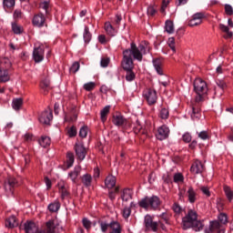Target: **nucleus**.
Returning a JSON list of instances; mask_svg holds the SVG:
<instances>
[{"label":"nucleus","instance_id":"nucleus-8","mask_svg":"<svg viewBox=\"0 0 233 233\" xmlns=\"http://www.w3.org/2000/svg\"><path fill=\"white\" fill-rule=\"evenodd\" d=\"M143 96L150 106L157 103V92L156 91V89L147 88L143 92Z\"/></svg>","mask_w":233,"mask_h":233},{"label":"nucleus","instance_id":"nucleus-20","mask_svg":"<svg viewBox=\"0 0 233 233\" xmlns=\"http://www.w3.org/2000/svg\"><path fill=\"white\" fill-rule=\"evenodd\" d=\"M152 63L158 76H163V58H154Z\"/></svg>","mask_w":233,"mask_h":233},{"label":"nucleus","instance_id":"nucleus-23","mask_svg":"<svg viewBox=\"0 0 233 233\" xmlns=\"http://www.w3.org/2000/svg\"><path fill=\"white\" fill-rule=\"evenodd\" d=\"M107 35H110V37H114L116 34H117V27H114L110 22H106L104 26Z\"/></svg>","mask_w":233,"mask_h":233},{"label":"nucleus","instance_id":"nucleus-7","mask_svg":"<svg viewBox=\"0 0 233 233\" xmlns=\"http://www.w3.org/2000/svg\"><path fill=\"white\" fill-rule=\"evenodd\" d=\"M227 228L224 227L219 223L218 220H211L209 221L208 228H206L204 232L205 233H225Z\"/></svg>","mask_w":233,"mask_h":233},{"label":"nucleus","instance_id":"nucleus-33","mask_svg":"<svg viewBox=\"0 0 233 233\" xmlns=\"http://www.w3.org/2000/svg\"><path fill=\"white\" fill-rule=\"evenodd\" d=\"M108 114H110V106H106L101 111H100V118L102 123H106Z\"/></svg>","mask_w":233,"mask_h":233},{"label":"nucleus","instance_id":"nucleus-61","mask_svg":"<svg viewBox=\"0 0 233 233\" xmlns=\"http://www.w3.org/2000/svg\"><path fill=\"white\" fill-rule=\"evenodd\" d=\"M13 17L14 19H23V12L20 9H15Z\"/></svg>","mask_w":233,"mask_h":233},{"label":"nucleus","instance_id":"nucleus-10","mask_svg":"<svg viewBox=\"0 0 233 233\" xmlns=\"http://www.w3.org/2000/svg\"><path fill=\"white\" fill-rule=\"evenodd\" d=\"M74 148H75L76 159L78 161H83L85 157H86V154H88V149L85 147V145H83V143L75 144Z\"/></svg>","mask_w":233,"mask_h":233},{"label":"nucleus","instance_id":"nucleus-29","mask_svg":"<svg viewBox=\"0 0 233 233\" xmlns=\"http://www.w3.org/2000/svg\"><path fill=\"white\" fill-rule=\"evenodd\" d=\"M47 208L49 212L52 213L59 212V208H61V203L59 202V200H55L48 205Z\"/></svg>","mask_w":233,"mask_h":233},{"label":"nucleus","instance_id":"nucleus-43","mask_svg":"<svg viewBox=\"0 0 233 233\" xmlns=\"http://www.w3.org/2000/svg\"><path fill=\"white\" fill-rule=\"evenodd\" d=\"M3 6L5 10H10L15 6V0H3Z\"/></svg>","mask_w":233,"mask_h":233},{"label":"nucleus","instance_id":"nucleus-48","mask_svg":"<svg viewBox=\"0 0 233 233\" xmlns=\"http://www.w3.org/2000/svg\"><path fill=\"white\" fill-rule=\"evenodd\" d=\"M88 126H83L79 130V137L85 138L88 136Z\"/></svg>","mask_w":233,"mask_h":233},{"label":"nucleus","instance_id":"nucleus-35","mask_svg":"<svg viewBox=\"0 0 233 233\" xmlns=\"http://www.w3.org/2000/svg\"><path fill=\"white\" fill-rule=\"evenodd\" d=\"M217 221H218V223L220 225H222V227H227V225L228 223V217L225 213H220L218 216V220Z\"/></svg>","mask_w":233,"mask_h":233},{"label":"nucleus","instance_id":"nucleus-22","mask_svg":"<svg viewBox=\"0 0 233 233\" xmlns=\"http://www.w3.org/2000/svg\"><path fill=\"white\" fill-rule=\"evenodd\" d=\"M5 227L7 228H15V227H19V221L15 216L12 215L5 219Z\"/></svg>","mask_w":233,"mask_h":233},{"label":"nucleus","instance_id":"nucleus-54","mask_svg":"<svg viewBox=\"0 0 233 233\" xmlns=\"http://www.w3.org/2000/svg\"><path fill=\"white\" fill-rule=\"evenodd\" d=\"M39 8H41L42 10H45L46 15H48V8H50V2L44 1L40 3Z\"/></svg>","mask_w":233,"mask_h":233},{"label":"nucleus","instance_id":"nucleus-6","mask_svg":"<svg viewBox=\"0 0 233 233\" xmlns=\"http://www.w3.org/2000/svg\"><path fill=\"white\" fill-rule=\"evenodd\" d=\"M112 123L113 125H115V127H119L124 130H128V128L132 127V124L130 123V121L119 113L113 115Z\"/></svg>","mask_w":233,"mask_h":233},{"label":"nucleus","instance_id":"nucleus-15","mask_svg":"<svg viewBox=\"0 0 233 233\" xmlns=\"http://www.w3.org/2000/svg\"><path fill=\"white\" fill-rule=\"evenodd\" d=\"M32 23L37 28H43V26H46V17L42 13L36 14L34 15Z\"/></svg>","mask_w":233,"mask_h":233},{"label":"nucleus","instance_id":"nucleus-64","mask_svg":"<svg viewBox=\"0 0 233 233\" xmlns=\"http://www.w3.org/2000/svg\"><path fill=\"white\" fill-rule=\"evenodd\" d=\"M198 137L205 141L207 139H209L210 137L208 136V132L201 131V132L198 133Z\"/></svg>","mask_w":233,"mask_h":233},{"label":"nucleus","instance_id":"nucleus-9","mask_svg":"<svg viewBox=\"0 0 233 233\" xmlns=\"http://www.w3.org/2000/svg\"><path fill=\"white\" fill-rule=\"evenodd\" d=\"M17 187H19V181L15 177H8L4 184V188L7 194H14V189Z\"/></svg>","mask_w":233,"mask_h":233},{"label":"nucleus","instance_id":"nucleus-13","mask_svg":"<svg viewBox=\"0 0 233 233\" xmlns=\"http://www.w3.org/2000/svg\"><path fill=\"white\" fill-rule=\"evenodd\" d=\"M203 19H205V13H196L191 16V19H189L188 26H199V25L203 23Z\"/></svg>","mask_w":233,"mask_h":233},{"label":"nucleus","instance_id":"nucleus-58","mask_svg":"<svg viewBox=\"0 0 233 233\" xmlns=\"http://www.w3.org/2000/svg\"><path fill=\"white\" fill-rule=\"evenodd\" d=\"M82 224H83V227L87 230H90V228H92V222L86 218H84L82 219Z\"/></svg>","mask_w":233,"mask_h":233},{"label":"nucleus","instance_id":"nucleus-31","mask_svg":"<svg viewBox=\"0 0 233 233\" xmlns=\"http://www.w3.org/2000/svg\"><path fill=\"white\" fill-rule=\"evenodd\" d=\"M11 28L12 32L16 35H20V34H23V32H25V28H23L22 25H19L16 22H13L11 24Z\"/></svg>","mask_w":233,"mask_h":233},{"label":"nucleus","instance_id":"nucleus-16","mask_svg":"<svg viewBox=\"0 0 233 233\" xmlns=\"http://www.w3.org/2000/svg\"><path fill=\"white\" fill-rule=\"evenodd\" d=\"M191 174L198 175L205 172V164L200 160H195L190 167Z\"/></svg>","mask_w":233,"mask_h":233},{"label":"nucleus","instance_id":"nucleus-62","mask_svg":"<svg viewBox=\"0 0 233 233\" xmlns=\"http://www.w3.org/2000/svg\"><path fill=\"white\" fill-rule=\"evenodd\" d=\"M168 5H170V0H163L162 1V5L160 8L161 14H165V11L167 10V6H168Z\"/></svg>","mask_w":233,"mask_h":233},{"label":"nucleus","instance_id":"nucleus-19","mask_svg":"<svg viewBox=\"0 0 233 233\" xmlns=\"http://www.w3.org/2000/svg\"><path fill=\"white\" fill-rule=\"evenodd\" d=\"M24 228L25 233H37V230H39V227L34 221H26L24 224Z\"/></svg>","mask_w":233,"mask_h":233},{"label":"nucleus","instance_id":"nucleus-28","mask_svg":"<svg viewBox=\"0 0 233 233\" xmlns=\"http://www.w3.org/2000/svg\"><path fill=\"white\" fill-rule=\"evenodd\" d=\"M120 198L124 201H130V199H132V189L128 187L124 188L121 192Z\"/></svg>","mask_w":233,"mask_h":233},{"label":"nucleus","instance_id":"nucleus-1","mask_svg":"<svg viewBox=\"0 0 233 233\" xmlns=\"http://www.w3.org/2000/svg\"><path fill=\"white\" fill-rule=\"evenodd\" d=\"M150 50H152L150 44L147 41H142L138 46L136 43L132 42L130 44V48L123 51L121 66L126 72V81L130 83L136 79V73H134V59L141 63V61H143V56L150 54Z\"/></svg>","mask_w":233,"mask_h":233},{"label":"nucleus","instance_id":"nucleus-51","mask_svg":"<svg viewBox=\"0 0 233 233\" xmlns=\"http://www.w3.org/2000/svg\"><path fill=\"white\" fill-rule=\"evenodd\" d=\"M135 134H141L144 137H147L148 131L144 129L143 127L139 126L138 127H134Z\"/></svg>","mask_w":233,"mask_h":233},{"label":"nucleus","instance_id":"nucleus-59","mask_svg":"<svg viewBox=\"0 0 233 233\" xmlns=\"http://www.w3.org/2000/svg\"><path fill=\"white\" fill-rule=\"evenodd\" d=\"M119 194V187H115V190L109 191L108 198L111 199V201H114L116 199V195Z\"/></svg>","mask_w":233,"mask_h":233},{"label":"nucleus","instance_id":"nucleus-30","mask_svg":"<svg viewBox=\"0 0 233 233\" xmlns=\"http://www.w3.org/2000/svg\"><path fill=\"white\" fill-rule=\"evenodd\" d=\"M81 182L83 183L84 187L88 188V187H92V175L85 174L81 177Z\"/></svg>","mask_w":233,"mask_h":233},{"label":"nucleus","instance_id":"nucleus-50","mask_svg":"<svg viewBox=\"0 0 233 233\" xmlns=\"http://www.w3.org/2000/svg\"><path fill=\"white\" fill-rule=\"evenodd\" d=\"M174 183H183L185 181V177L181 173H176L173 177Z\"/></svg>","mask_w":233,"mask_h":233},{"label":"nucleus","instance_id":"nucleus-14","mask_svg":"<svg viewBox=\"0 0 233 233\" xmlns=\"http://www.w3.org/2000/svg\"><path fill=\"white\" fill-rule=\"evenodd\" d=\"M58 192L62 201H65V199H70L72 198L70 191H68V186L65 184V182L58 183Z\"/></svg>","mask_w":233,"mask_h":233},{"label":"nucleus","instance_id":"nucleus-42","mask_svg":"<svg viewBox=\"0 0 233 233\" xmlns=\"http://www.w3.org/2000/svg\"><path fill=\"white\" fill-rule=\"evenodd\" d=\"M165 30L167 34H174V22L167 20L165 24Z\"/></svg>","mask_w":233,"mask_h":233},{"label":"nucleus","instance_id":"nucleus-3","mask_svg":"<svg viewBox=\"0 0 233 233\" xmlns=\"http://www.w3.org/2000/svg\"><path fill=\"white\" fill-rule=\"evenodd\" d=\"M183 230L192 228L195 232H201L205 228V222L198 220V212L194 209H188L185 217L182 218Z\"/></svg>","mask_w":233,"mask_h":233},{"label":"nucleus","instance_id":"nucleus-40","mask_svg":"<svg viewBox=\"0 0 233 233\" xmlns=\"http://www.w3.org/2000/svg\"><path fill=\"white\" fill-rule=\"evenodd\" d=\"M14 110H21L23 106V98H14L12 102Z\"/></svg>","mask_w":233,"mask_h":233},{"label":"nucleus","instance_id":"nucleus-26","mask_svg":"<svg viewBox=\"0 0 233 233\" xmlns=\"http://www.w3.org/2000/svg\"><path fill=\"white\" fill-rule=\"evenodd\" d=\"M65 121L66 123H75V121H77V111L75 109L71 110L65 116Z\"/></svg>","mask_w":233,"mask_h":233},{"label":"nucleus","instance_id":"nucleus-39","mask_svg":"<svg viewBox=\"0 0 233 233\" xmlns=\"http://www.w3.org/2000/svg\"><path fill=\"white\" fill-rule=\"evenodd\" d=\"M85 43H90L92 41V33H90V28L88 26H85L84 34H83Z\"/></svg>","mask_w":233,"mask_h":233},{"label":"nucleus","instance_id":"nucleus-63","mask_svg":"<svg viewBox=\"0 0 233 233\" xmlns=\"http://www.w3.org/2000/svg\"><path fill=\"white\" fill-rule=\"evenodd\" d=\"M225 13L227 15H233V8L232 5L226 4L225 5Z\"/></svg>","mask_w":233,"mask_h":233},{"label":"nucleus","instance_id":"nucleus-17","mask_svg":"<svg viewBox=\"0 0 233 233\" xmlns=\"http://www.w3.org/2000/svg\"><path fill=\"white\" fill-rule=\"evenodd\" d=\"M169 134L170 128H168V127H167L166 125H163L158 127L157 132L156 134V137L159 141H163L168 137Z\"/></svg>","mask_w":233,"mask_h":233},{"label":"nucleus","instance_id":"nucleus-53","mask_svg":"<svg viewBox=\"0 0 233 233\" xmlns=\"http://www.w3.org/2000/svg\"><path fill=\"white\" fill-rule=\"evenodd\" d=\"M167 45L169 48H171L172 52L176 54V38L174 37H169L167 40Z\"/></svg>","mask_w":233,"mask_h":233},{"label":"nucleus","instance_id":"nucleus-34","mask_svg":"<svg viewBox=\"0 0 233 233\" xmlns=\"http://www.w3.org/2000/svg\"><path fill=\"white\" fill-rule=\"evenodd\" d=\"M98 225L100 227V229L102 232H106L108 228H110V222H108L106 219L102 218L98 220Z\"/></svg>","mask_w":233,"mask_h":233},{"label":"nucleus","instance_id":"nucleus-32","mask_svg":"<svg viewBox=\"0 0 233 233\" xmlns=\"http://www.w3.org/2000/svg\"><path fill=\"white\" fill-rule=\"evenodd\" d=\"M46 231L47 233H56V228H57V224H56L55 220H49L46 223Z\"/></svg>","mask_w":233,"mask_h":233},{"label":"nucleus","instance_id":"nucleus-41","mask_svg":"<svg viewBox=\"0 0 233 233\" xmlns=\"http://www.w3.org/2000/svg\"><path fill=\"white\" fill-rule=\"evenodd\" d=\"M158 117H160V119H165V120L170 117V111H168V108L162 107L159 110Z\"/></svg>","mask_w":233,"mask_h":233},{"label":"nucleus","instance_id":"nucleus-47","mask_svg":"<svg viewBox=\"0 0 233 233\" xmlns=\"http://www.w3.org/2000/svg\"><path fill=\"white\" fill-rule=\"evenodd\" d=\"M224 192L228 199V201L233 200V191L228 186H224Z\"/></svg>","mask_w":233,"mask_h":233},{"label":"nucleus","instance_id":"nucleus-21","mask_svg":"<svg viewBox=\"0 0 233 233\" xmlns=\"http://www.w3.org/2000/svg\"><path fill=\"white\" fill-rule=\"evenodd\" d=\"M187 201L191 203V205H194L196 201H198V193L192 187H188L187 191Z\"/></svg>","mask_w":233,"mask_h":233},{"label":"nucleus","instance_id":"nucleus-18","mask_svg":"<svg viewBox=\"0 0 233 233\" xmlns=\"http://www.w3.org/2000/svg\"><path fill=\"white\" fill-rule=\"evenodd\" d=\"M54 119V115L52 113V109H47L44 112L39 116V121L43 125H50V121Z\"/></svg>","mask_w":233,"mask_h":233},{"label":"nucleus","instance_id":"nucleus-25","mask_svg":"<svg viewBox=\"0 0 233 233\" xmlns=\"http://www.w3.org/2000/svg\"><path fill=\"white\" fill-rule=\"evenodd\" d=\"M226 88L227 83H225L223 80H218L217 86H215V95L218 96V94H219V96H221L223 94V90Z\"/></svg>","mask_w":233,"mask_h":233},{"label":"nucleus","instance_id":"nucleus-4","mask_svg":"<svg viewBox=\"0 0 233 233\" xmlns=\"http://www.w3.org/2000/svg\"><path fill=\"white\" fill-rule=\"evenodd\" d=\"M138 206L145 210H157L161 207V198L156 195L145 197L138 202Z\"/></svg>","mask_w":233,"mask_h":233},{"label":"nucleus","instance_id":"nucleus-24","mask_svg":"<svg viewBox=\"0 0 233 233\" xmlns=\"http://www.w3.org/2000/svg\"><path fill=\"white\" fill-rule=\"evenodd\" d=\"M79 174H81V166H76L74 170L68 173V177H70L73 183H76V179L79 177Z\"/></svg>","mask_w":233,"mask_h":233},{"label":"nucleus","instance_id":"nucleus-12","mask_svg":"<svg viewBox=\"0 0 233 233\" xmlns=\"http://www.w3.org/2000/svg\"><path fill=\"white\" fill-rule=\"evenodd\" d=\"M145 227L147 230H152L153 232H157L159 223L157 221H154V218L150 215H147L144 219Z\"/></svg>","mask_w":233,"mask_h":233},{"label":"nucleus","instance_id":"nucleus-55","mask_svg":"<svg viewBox=\"0 0 233 233\" xmlns=\"http://www.w3.org/2000/svg\"><path fill=\"white\" fill-rule=\"evenodd\" d=\"M172 210L175 214H181L183 212V208L179 205V203L175 202L172 206Z\"/></svg>","mask_w":233,"mask_h":233},{"label":"nucleus","instance_id":"nucleus-5","mask_svg":"<svg viewBox=\"0 0 233 233\" xmlns=\"http://www.w3.org/2000/svg\"><path fill=\"white\" fill-rule=\"evenodd\" d=\"M12 68V62L8 58L0 59V83H8L10 81L9 70Z\"/></svg>","mask_w":233,"mask_h":233},{"label":"nucleus","instance_id":"nucleus-52","mask_svg":"<svg viewBox=\"0 0 233 233\" xmlns=\"http://www.w3.org/2000/svg\"><path fill=\"white\" fill-rule=\"evenodd\" d=\"M79 68H80L79 62H74L71 67L69 68V72L70 74H76L79 71Z\"/></svg>","mask_w":233,"mask_h":233},{"label":"nucleus","instance_id":"nucleus-57","mask_svg":"<svg viewBox=\"0 0 233 233\" xmlns=\"http://www.w3.org/2000/svg\"><path fill=\"white\" fill-rule=\"evenodd\" d=\"M130 214H132V209L128 207L124 208L122 211L123 218L125 219H128V218H130Z\"/></svg>","mask_w":233,"mask_h":233},{"label":"nucleus","instance_id":"nucleus-38","mask_svg":"<svg viewBox=\"0 0 233 233\" xmlns=\"http://www.w3.org/2000/svg\"><path fill=\"white\" fill-rule=\"evenodd\" d=\"M38 143L41 147H43V148H46L52 143V140L50 139V137L44 136L41 137Z\"/></svg>","mask_w":233,"mask_h":233},{"label":"nucleus","instance_id":"nucleus-37","mask_svg":"<svg viewBox=\"0 0 233 233\" xmlns=\"http://www.w3.org/2000/svg\"><path fill=\"white\" fill-rule=\"evenodd\" d=\"M40 88L44 90V94L48 93V89L50 88V79L45 78L40 83Z\"/></svg>","mask_w":233,"mask_h":233},{"label":"nucleus","instance_id":"nucleus-49","mask_svg":"<svg viewBox=\"0 0 233 233\" xmlns=\"http://www.w3.org/2000/svg\"><path fill=\"white\" fill-rule=\"evenodd\" d=\"M84 90H86V92H92V90H94V88H96V83L94 82H88L86 83L83 86Z\"/></svg>","mask_w":233,"mask_h":233},{"label":"nucleus","instance_id":"nucleus-56","mask_svg":"<svg viewBox=\"0 0 233 233\" xmlns=\"http://www.w3.org/2000/svg\"><path fill=\"white\" fill-rule=\"evenodd\" d=\"M67 136L69 137H76L77 136V128L75 126L67 129Z\"/></svg>","mask_w":233,"mask_h":233},{"label":"nucleus","instance_id":"nucleus-36","mask_svg":"<svg viewBox=\"0 0 233 233\" xmlns=\"http://www.w3.org/2000/svg\"><path fill=\"white\" fill-rule=\"evenodd\" d=\"M219 29L221 30V32H225L226 35L224 36L225 39H230V37H232L233 33L230 31V29L228 28V26L223 25V24H219Z\"/></svg>","mask_w":233,"mask_h":233},{"label":"nucleus","instance_id":"nucleus-11","mask_svg":"<svg viewBox=\"0 0 233 233\" xmlns=\"http://www.w3.org/2000/svg\"><path fill=\"white\" fill-rule=\"evenodd\" d=\"M33 59L35 63H41L45 59V46L40 45L33 50Z\"/></svg>","mask_w":233,"mask_h":233},{"label":"nucleus","instance_id":"nucleus-2","mask_svg":"<svg viewBox=\"0 0 233 233\" xmlns=\"http://www.w3.org/2000/svg\"><path fill=\"white\" fill-rule=\"evenodd\" d=\"M194 90L197 96L195 97V101L191 103V119L193 121H199L201 119V102H203L207 92H208V86L205 80L197 78L194 81Z\"/></svg>","mask_w":233,"mask_h":233},{"label":"nucleus","instance_id":"nucleus-46","mask_svg":"<svg viewBox=\"0 0 233 233\" xmlns=\"http://www.w3.org/2000/svg\"><path fill=\"white\" fill-rule=\"evenodd\" d=\"M75 161L74 153L68 152L66 155V163L67 167L70 168V167H73Z\"/></svg>","mask_w":233,"mask_h":233},{"label":"nucleus","instance_id":"nucleus-45","mask_svg":"<svg viewBox=\"0 0 233 233\" xmlns=\"http://www.w3.org/2000/svg\"><path fill=\"white\" fill-rule=\"evenodd\" d=\"M147 12L149 17H154L157 14V5H148Z\"/></svg>","mask_w":233,"mask_h":233},{"label":"nucleus","instance_id":"nucleus-44","mask_svg":"<svg viewBox=\"0 0 233 233\" xmlns=\"http://www.w3.org/2000/svg\"><path fill=\"white\" fill-rule=\"evenodd\" d=\"M121 21H123V16L121 15V14L117 13L114 19L112 20V23L114 25V26H116V28H119V25H121Z\"/></svg>","mask_w":233,"mask_h":233},{"label":"nucleus","instance_id":"nucleus-27","mask_svg":"<svg viewBox=\"0 0 233 233\" xmlns=\"http://www.w3.org/2000/svg\"><path fill=\"white\" fill-rule=\"evenodd\" d=\"M116 177L109 175L105 179V185L106 188H114L116 187Z\"/></svg>","mask_w":233,"mask_h":233},{"label":"nucleus","instance_id":"nucleus-60","mask_svg":"<svg viewBox=\"0 0 233 233\" xmlns=\"http://www.w3.org/2000/svg\"><path fill=\"white\" fill-rule=\"evenodd\" d=\"M108 65H110V58L109 57H102L101 61H100V66H102V68H106V66H108Z\"/></svg>","mask_w":233,"mask_h":233}]
</instances>
